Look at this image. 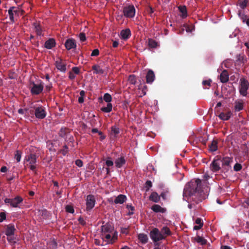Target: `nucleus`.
Here are the masks:
<instances>
[{
    "label": "nucleus",
    "mask_w": 249,
    "mask_h": 249,
    "mask_svg": "<svg viewBox=\"0 0 249 249\" xmlns=\"http://www.w3.org/2000/svg\"><path fill=\"white\" fill-rule=\"evenodd\" d=\"M184 199L197 204L205 199L204 193L201 188V180L196 179L191 180L185 186L183 193Z\"/></svg>",
    "instance_id": "f257e3e1"
},
{
    "label": "nucleus",
    "mask_w": 249,
    "mask_h": 249,
    "mask_svg": "<svg viewBox=\"0 0 249 249\" xmlns=\"http://www.w3.org/2000/svg\"><path fill=\"white\" fill-rule=\"evenodd\" d=\"M37 156L35 153H30L26 155L24 158V162H28L27 165H29L30 170L36 173V168L37 167Z\"/></svg>",
    "instance_id": "f03ea898"
},
{
    "label": "nucleus",
    "mask_w": 249,
    "mask_h": 249,
    "mask_svg": "<svg viewBox=\"0 0 249 249\" xmlns=\"http://www.w3.org/2000/svg\"><path fill=\"white\" fill-rule=\"evenodd\" d=\"M30 108L35 110V116L38 119H43L47 115L45 107L41 105H34L32 104Z\"/></svg>",
    "instance_id": "7ed1b4c3"
},
{
    "label": "nucleus",
    "mask_w": 249,
    "mask_h": 249,
    "mask_svg": "<svg viewBox=\"0 0 249 249\" xmlns=\"http://www.w3.org/2000/svg\"><path fill=\"white\" fill-rule=\"evenodd\" d=\"M16 231V229L14 224H10L5 226V234L7 236V240L9 243H16L14 241L16 239L14 237Z\"/></svg>",
    "instance_id": "20e7f679"
},
{
    "label": "nucleus",
    "mask_w": 249,
    "mask_h": 249,
    "mask_svg": "<svg viewBox=\"0 0 249 249\" xmlns=\"http://www.w3.org/2000/svg\"><path fill=\"white\" fill-rule=\"evenodd\" d=\"M149 235L151 239L154 243L166 238V236L163 235L160 230L156 228H154L150 231Z\"/></svg>",
    "instance_id": "39448f33"
},
{
    "label": "nucleus",
    "mask_w": 249,
    "mask_h": 249,
    "mask_svg": "<svg viewBox=\"0 0 249 249\" xmlns=\"http://www.w3.org/2000/svg\"><path fill=\"white\" fill-rule=\"evenodd\" d=\"M220 161L222 164V172H227L231 169V164L233 162V158L229 157H224L221 158Z\"/></svg>",
    "instance_id": "423d86ee"
},
{
    "label": "nucleus",
    "mask_w": 249,
    "mask_h": 249,
    "mask_svg": "<svg viewBox=\"0 0 249 249\" xmlns=\"http://www.w3.org/2000/svg\"><path fill=\"white\" fill-rule=\"evenodd\" d=\"M220 156H216L210 165V168L213 172H218L222 169L220 167Z\"/></svg>",
    "instance_id": "0eeeda50"
},
{
    "label": "nucleus",
    "mask_w": 249,
    "mask_h": 249,
    "mask_svg": "<svg viewBox=\"0 0 249 249\" xmlns=\"http://www.w3.org/2000/svg\"><path fill=\"white\" fill-rule=\"evenodd\" d=\"M30 88L32 94L38 95L42 91L44 86L41 83L38 84L33 82L30 83Z\"/></svg>",
    "instance_id": "6e6552de"
},
{
    "label": "nucleus",
    "mask_w": 249,
    "mask_h": 249,
    "mask_svg": "<svg viewBox=\"0 0 249 249\" xmlns=\"http://www.w3.org/2000/svg\"><path fill=\"white\" fill-rule=\"evenodd\" d=\"M249 87V83L245 78L240 79V84L239 85V92L243 96H246L247 94V90Z\"/></svg>",
    "instance_id": "1a4fd4ad"
},
{
    "label": "nucleus",
    "mask_w": 249,
    "mask_h": 249,
    "mask_svg": "<svg viewBox=\"0 0 249 249\" xmlns=\"http://www.w3.org/2000/svg\"><path fill=\"white\" fill-rule=\"evenodd\" d=\"M123 13L125 17L132 18L135 15V8L132 5L124 7L123 8Z\"/></svg>",
    "instance_id": "9d476101"
},
{
    "label": "nucleus",
    "mask_w": 249,
    "mask_h": 249,
    "mask_svg": "<svg viewBox=\"0 0 249 249\" xmlns=\"http://www.w3.org/2000/svg\"><path fill=\"white\" fill-rule=\"evenodd\" d=\"M95 199L94 196L92 195L87 196L86 198V210L87 211H90L94 207Z\"/></svg>",
    "instance_id": "9b49d317"
},
{
    "label": "nucleus",
    "mask_w": 249,
    "mask_h": 249,
    "mask_svg": "<svg viewBox=\"0 0 249 249\" xmlns=\"http://www.w3.org/2000/svg\"><path fill=\"white\" fill-rule=\"evenodd\" d=\"M54 65L58 71L63 72L66 71V63L64 62L62 59L58 58V59L55 61Z\"/></svg>",
    "instance_id": "f8f14e48"
},
{
    "label": "nucleus",
    "mask_w": 249,
    "mask_h": 249,
    "mask_svg": "<svg viewBox=\"0 0 249 249\" xmlns=\"http://www.w3.org/2000/svg\"><path fill=\"white\" fill-rule=\"evenodd\" d=\"M64 45L67 50H70L72 49H75L76 47V42L73 38L67 39L64 44Z\"/></svg>",
    "instance_id": "ddd939ff"
},
{
    "label": "nucleus",
    "mask_w": 249,
    "mask_h": 249,
    "mask_svg": "<svg viewBox=\"0 0 249 249\" xmlns=\"http://www.w3.org/2000/svg\"><path fill=\"white\" fill-rule=\"evenodd\" d=\"M102 233H112L114 231V227L110 224L107 223L101 227Z\"/></svg>",
    "instance_id": "4468645a"
},
{
    "label": "nucleus",
    "mask_w": 249,
    "mask_h": 249,
    "mask_svg": "<svg viewBox=\"0 0 249 249\" xmlns=\"http://www.w3.org/2000/svg\"><path fill=\"white\" fill-rule=\"evenodd\" d=\"M56 45V42L54 38H51L46 40L44 43V47L47 49H52Z\"/></svg>",
    "instance_id": "2eb2a0df"
},
{
    "label": "nucleus",
    "mask_w": 249,
    "mask_h": 249,
    "mask_svg": "<svg viewBox=\"0 0 249 249\" xmlns=\"http://www.w3.org/2000/svg\"><path fill=\"white\" fill-rule=\"evenodd\" d=\"M155 74L153 71L151 70H149L146 76V83L148 84L152 83L155 80Z\"/></svg>",
    "instance_id": "dca6fc26"
},
{
    "label": "nucleus",
    "mask_w": 249,
    "mask_h": 249,
    "mask_svg": "<svg viewBox=\"0 0 249 249\" xmlns=\"http://www.w3.org/2000/svg\"><path fill=\"white\" fill-rule=\"evenodd\" d=\"M120 36L121 38L126 40L130 37L131 36V31L129 29L127 28L124 30H123L121 31Z\"/></svg>",
    "instance_id": "f3484780"
},
{
    "label": "nucleus",
    "mask_w": 249,
    "mask_h": 249,
    "mask_svg": "<svg viewBox=\"0 0 249 249\" xmlns=\"http://www.w3.org/2000/svg\"><path fill=\"white\" fill-rule=\"evenodd\" d=\"M219 79L221 82L226 83L229 80V74L227 70H224L221 73L219 76Z\"/></svg>",
    "instance_id": "a211bd4d"
},
{
    "label": "nucleus",
    "mask_w": 249,
    "mask_h": 249,
    "mask_svg": "<svg viewBox=\"0 0 249 249\" xmlns=\"http://www.w3.org/2000/svg\"><path fill=\"white\" fill-rule=\"evenodd\" d=\"M23 198L20 196H17L14 198H12L11 206L13 207H18L19 204L23 201Z\"/></svg>",
    "instance_id": "6ab92c4d"
},
{
    "label": "nucleus",
    "mask_w": 249,
    "mask_h": 249,
    "mask_svg": "<svg viewBox=\"0 0 249 249\" xmlns=\"http://www.w3.org/2000/svg\"><path fill=\"white\" fill-rule=\"evenodd\" d=\"M47 249H57V243L54 239H51L47 242Z\"/></svg>",
    "instance_id": "aec40b11"
},
{
    "label": "nucleus",
    "mask_w": 249,
    "mask_h": 249,
    "mask_svg": "<svg viewBox=\"0 0 249 249\" xmlns=\"http://www.w3.org/2000/svg\"><path fill=\"white\" fill-rule=\"evenodd\" d=\"M126 160L124 157L117 158L115 161L116 167L120 168L125 164Z\"/></svg>",
    "instance_id": "412c9836"
},
{
    "label": "nucleus",
    "mask_w": 249,
    "mask_h": 249,
    "mask_svg": "<svg viewBox=\"0 0 249 249\" xmlns=\"http://www.w3.org/2000/svg\"><path fill=\"white\" fill-rule=\"evenodd\" d=\"M111 233H102L101 236L102 239L107 242V244H113L112 239Z\"/></svg>",
    "instance_id": "4be33fe9"
},
{
    "label": "nucleus",
    "mask_w": 249,
    "mask_h": 249,
    "mask_svg": "<svg viewBox=\"0 0 249 249\" xmlns=\"http://www.w3.org/2000/svg\"><path fill=\"white\" fill-rule=\"evenodd\" d=\"M151 210L155 213H164L166 212V209L162 208L160 205L154 204L151 207Z\"/></svg>",
    "instance_id": "5701e85b"
},
{
    "label": "nucleus",
    "mask_w": 249,
    "mask_h": 249,
    "mask_svg": "<svg viewBox=\"0 0 249 249\" xmlns=\"http://www.w3.org/2000/svg\"><path fill=\"white\" fill-rule=\"evenodd\" d=\"M126 196L124 195L120 194L116 197L114 202L115 204H123L126 200Z\"/></svg>",
    "instance_id": "b1692460"
},
{
    "label": "nucleus",
    "mask_w": 249,
    "mask_h": 249,
    "mask_svg": "<svg viewBox=\"0 0 249 249\" xmlns=\"http://www.w3.org/2000/svg\"><path fill=\"white\" fill-rule=\"evenodd\" d=\"M218 142L216 140H213L211 143L209 145V150L211 152H215L218 148Z\"/></svg>",
    "instance_id": "393cba45"
},
{
    "label": "nucleus",
    "mask_w": 249,
    "mask_h": 249,
    "mask_svg": "<svg viewBox=\"0 0 249 249\" xmlns=\"http://www.w3.org/2000/svg\"><path fill=\"white\" fill-rule=\"evenodd\" d=\"M149 200L155 203H158L160 200V196L157 192H153L149 196Z\"/></svg>",
    "instance_id": "a878e982"
},
{
    "label": "nucleus",
    "mask_w": 249,
    "mask_h": 249,
    "mask_svg": "<svg viewBox=\"0 0 249 249\" xmlns=\"http://www.w3.org/2000/svg\"><path fill=\"white\" fill-rule=\"evenodd\" d=\"M92 69L93 71V73L103 74L105 72V70L98 65H93L92 67Z\"/></svg>",
    "instance_id": "bb28decb"
},
{
    "label": "nucleus",
    "mask_w": 249,
    "mask_h": 249,
    "mask_svg": "<svg viewBox=\"0 0 249 249\" xmlns=\"http://www.w3.org/2000/svg\"><path fill=\"white\" fill-rule=\"evenodd\" d=\"M231 115V111H228L227 113L221 112L218 115V117L222 120L227 121L229 120Z\"/></svg>",
    "instance_id": "cd10ccee"
},
{
    "label": "nucleus",
    "mask_w": 249,
    "mask_h": 249,
    "mask_svg": "<svg viewBox=\"0 0 249 249\" xmlns=\"http://www.w3.org/2000/svg\"><path fill=\"white\" fill-rule=\"evenodd\" d=\"M178 10L179 12L181 13L180 17L182 18H185L187 17V11L186 7L184 5L183 6H179L178 7Z\"/></svg>",
    "instance_id": "c85d7f7f"
},
{
    "label": "nucleus",
    "mask_w": 249,
    "mask_h": 249,
    "mask_svg": "<svg viewBox=\"0 0 249 249\" xmlns=\"http://www.w3.org/2000/svg\"><path fill=\"white\" fill-rule=\"evenodd\" d=\"M161 233L164 236H170L172 234V232L170 230L169 228L167 226H164L161 229V231H160Z\"/></svg>",
    "instance_id": "c756f323"
},
{
    "label": "nucleus",
    "mask_w": 249,
    "mask_h": 249,
    "mask_svg": "<svg viewBox=\"0 0 249 249\" xmlns=\"http://www.w3.org/2000/svg\"><path fill=\"white\" fill-rule=\"evenodd\" d=\"M138 239L142 244H146L148 241L147 235L144 233H140L138 236Z\"/></svg>",
    "instance_id": "7c9ffc66"
},
{
    "label": "nucleus",
    "mask_w": 249,
    "mask_h": 249,
    "mask_svg": "<svg viewBox=\"0 0 249 249\" xmlns=\"http://www.w3.org/2000/svg\"><path fill=\"white\" fill-rule=\"evenodd\" d=\"M243 103L240 101L235 102L234 109L236 111H240L243 109Z\"/></svg>",
    "instance_id": "2f4dec72"
},
{
    "label": "nucleus",
    "mask_w": 249,
    "mask_h": 249,
    "mask_svg": "<svg viewBox=\"0 0 249 249\" xmlns=\"http://www.w3.org/2000/svg\"><path fill=\"white\" fill-rule=\"evenodd\" d=\"M112 104H111L110 103H108L107 104V107H102L101 108V110L104 112L108 113V112H110L112 110Z\"/></svg>",
    "instance_id": "473e14b6"
},
{
    "label": "nucleus",
    "mask_w": 249,
    "mask_h": 249,
    "mask_svg": "<svg viewBox=\"0 0 249 249\" xmlns=\"http://www.w3.org/2000/svg\"><path fill=\"white\" fill-rule=\"evenodd\" d=\"M245 55L243 54H238L236 55V61L238 62L240 64H244L246 61L245 59Z\"/></svg>",
    "instance_id": "72a5a7b5"
},
{
    "label": "nucleus",
    "mask_w": 249,
    "mask_h": 249,
    "mask_svg": "<svg viewBox=\"0 0 249 249\" xmlns=\"http://www.w3.org/2000/svg\"><path fill=\"white\" fill-rule=\"evenodd\" d=\"M16 9V7L13 6V7H10V9L8 10V14L9 15V18H10L11 21L12 23L15 22L14 17V15L13 13V11H12V10L13 9Z\"/></svg>",
    "instance_id": "f704fd0d"
},
{
    "label": "nucleus",
    "mask_w": 249,
    "mask_h": 249,
    "mask_svg": "<svg viewBox=\"0 0 249 249\" xmlns=\"http://www.w3.org/2000/svg\"><path fill=\"white\" fill-rule=\"evenodd\" d=\"M35 32L37 36H41L43 35L42 34V30L41 26L38 24H36L35 25Z\"/></svg>",
    "instance_id": "c9c22d12"
},
{
    "label": "nucleus",
    "mask_w": 249,
    "mask_h": 249,
    "mask_svg": "<svg viewBox=\"0 0 249 249\" xmlns=\"http://www.w3.org/2000/svg\"><path fill=\"white\" fill-rule=\"evenodd\" d=\"M111 134H113L114 137H116L120 133V129L119 128L117 127L116 126H112L111 128Z\"/></svg>",
    "instance_id": "e433bc0d"
},
{
    "label": "nucleus",
    "mask_w": 249,
    "mask_h": 249,
    "mask_svg": "<svg viewBox=\"0 0 249 249\" xmlns=\"http://www.w3.org/2000/svg\"><path fill=\"white\" fill-rule=\"evenodd\" d=\"M196 240L197 243H200L202 245H205L207 243V240L203 238V237L199 236H197L196 238Z\"/></svg>",
    "instance_id": "4c0bfd02"
},
{
    "label": "nucleus",
    "mask_w": 249,
    "mask_h": 249,
    "mask_svg": "<svg viewBox=\"0 0 249 249\" xmlns=\"http://www.w3.org/2000/svg\"><path fill=\"white\" fill-rule=\"evenodd\" d=\"M148 45L152 48H155L157 46V42L154 39H148Z\"/></svg>",
    "instance_id": "58836bf2"
},
{
    "label": "nucleus",
    "mask_w": 249,
    "mask_h": 249,
    "mask_svg": "<svg viewBox=\"0 0 249 249\" xmlns=\"http://www.w3.org/2000/svg\"><path fill=\"white\" fill-rule=\"evenodd\" d=\"M103 99L104 101L106 102L110 103L112 101V97L108 93H106L104 94Z\"/></svg>",
    "instance_id": "ea45409f"
},
{
    "label": "nucleus",
    "mask_w": 249,
    "mask_h": 249,
    "mask_svg": "<svg viewBox=\"0 0 249 249\" xmlns=\"http://www.w3.org/2000/svg\"><path fill=\"white\" fill-rule=\"evenodd\" d=\"M212 81L211 79L207 80H203L202 82V85L203 86L205 87V89H209V87L211 86V84Z\"/></svg>",
    "instance_id": "a19ab883"
},
{
    "label": "nucleus",
    "mask_w": 249,
    "mask_h": 249,
    "mask_svg": "<svg viewBox=\"0 0 249 249\" xmlns=\"http://www.w3.org/2000/svg\"><path fill=\"white\" fill-rule=\"evenodd\" d=\"M248 2V0H243V1H239L238 4L242 9H244L247 7Z\"/></svg>",
    "instance_id": "79ce46f5"
},
{
    "label": "nucleus",
    "mask_w": 249,
    "mask_h": 249,
    "mask_svg": "<svg viewBox=\"0 0 249 249\" xmlns=\"http://www.w3.org/2000/svg\"><path fill=\"white\" fill-rule=\"evenodd\" d=\"M129 82L133 85H135L136 83V77L135 75H130L128 77Z\"/></svg>",
    "instance_id": "37998d69"
},
{
    "label": "nucleus",
    "mask_w": 249,
    "mask_h": 249,
    "mask_svg": "<svg viewBox=\"0 0 249 249\" xmlns=\"http://www.w3.org/2000/svg\"><path fill=\"white\" fill-rule=\"evenodd\" d=\"M22 152L19 150H17L16 151V154L15 155V158L16 159L17 162H19L21 158Z\"/></svg>",
    "instance_id": "c03bdc74"
},
{
    "label": "nucleus",
    "mask_w": 249,
    "mask_h": 249,
    "mask_svg": "<svg viewBox=\"0 0 249 249\" xmlns=\"http://www.w3.org/2000/svg\"><path fill=\"white\" fill-rule=\"evenodd\" d=\"M126 208L129 210L128 214L131 215L134 214V211L135 210L134 207L132 205L127 204L126 205Z\"/></svg>",
    "instance_id": "a18cd8bd"
},
{
    "label": "nucleus",
    "mask_w": 249,
    "mask_h": 249,
    "mask_svg": "<svg viewBox=\"0 0 249 249\" xmlns=\"http://www.w3.org/2000/svg\"><path fill=\"white\" fill-rule=\"evenodd\" d=\"M67 131V129L66 127L61 128L59 133V136L64 138L66 134Z\"/></svg>",
    "instance_id": "49530a36"
},
{
    "label": "nucleus",
    "mask_w": 249,
    "mask_h": 249,
    "mask_svg": "<svg viewBox=\"0 0 249 249\" xmlns=\"http://www.w3.org/2000/svg\"><path fill=\"white\" fill-rule=\"evenodd\" d=\"M152 186V183L150 180H147L145 184V188L146 192H148L150 188Z\"/></svg>",
    "instance_id": "de8ad7c7"
},
{
    "label": "nucleus",
    "mask_w": 249,
    "mask_h": 249,
    "mask_svg": "<svg viewBox=\"0 0 249 249\" xmlns=\"http://www.w3.org/2000/svg\"><path fill=\"white\" fill-rule=\"evenodd\" d=\"M66 211L68 213H73L74 212L73 207L71 205H67L66 206Z\"/></svg>",
    "instance_id": "09e8293b"
},
{
    "label": "nucleus",
    "mask_w": 249,
    "mask_h": 249,
    "mask_svg": "<svg viewBox=\"0 0 249 249\" xmlns=\"http://www.w3.org/2000/svg\"><path fill=\"white\" fill-rule=\"evenodd\" d=\"M242 167L241 164L236 163L233 167V169L235 171H239L242 169Z\"/></svg>",
    "instance_id": "8fccbe9b"
},
{
    "label": "nucleus",
    "mask_w": 249,
    "mask_h": 249,
    "mask_svg": "<svg viewBox=\"0 0 249 249\" xmlns=\"http://www.w3.org/2000/svg\"><path fill=\"white\" fill-rule=\"evenodd\" d=\"M106 164L107 167H110L113 165V162L111 160L110 157H107V160L106 161Z\"/></svg>",
    "instance_id": "3c124183"
},
{
    "label": "nucleus",
    "mask_w": 249,
    "mask_h": 249,
    "mask_svg": "<svg viewBox=\"0 0 249 249\" xmlns=\"http://www.w3.org/2000/svg\"><path fill=\"white\" fill-rule=\"evenodd\" d=\"M6 218V214L5 212L0 213V222H2Z\"/></svg>",
    "instance_id": "603ef678"
},
{
    "label": "nucleus",
    "mask_w": 249,
    "mask_h": 249,
    "mask_svg": "<svg viewBox=\"0 0 249 249\" xmlns=\"http://www.w3.org/2000/svg\"><path fill=\"white\" fill-rule=\"evenodd\" d=\"M25 111L28 115H35V110L33 108H25Z\"/></svg>",
    "instance_id": "864d4df0"
},
{
    "label": "nucleus",
    "mask_w": 249,
    "mask_h": 249,
    "mask_svg": "<svg viewBox=\"0 0 249 249\" xmlns=\"http://www.w3.org/2000/svg\"><path fill=\"white\" fill-rule=\"evenodd\" d=\"M111 236L112 241L114 243L118 239V232L117 231H113V233L112 234Z\"/></svg>",
    "instance_id": "5fc2aeb1"
},
{
    "label": "nucleus",
    "mask_w": 249,
    "mask_h": 249,
    "mask_svg": "<svg viewBox=\"0 0 249 249\" xmlns=\"http://www.w3.org/2000/svg\"><path fill=\"white\" fill-rule=\"evenodd\" d=\"M238 15L239 17H240L243 20V21L244 22L246 18V16L245 15L244 13H243L241 11H239Z\"/></svg>",
    "instance_id": "6e6d98bb"
},
{
    "label": "nucleus",
    "mask_w": 249,
    "mask_h": 249,
    "mask_svg": "<svg viewBox=\"0 0 249 249\" xmlns=\"http://www.w3.org/2000/svg\"><path fill=\"white\" fill-rule=\"evenodd\" d=\"M80 40L82 42H84L86 40L85 34L84 33H80L79 35Z\"/></svg>",
    "instance_id": "4d7b16f0"
},
{
    "label": "nucleus",
    "mask_w": 249,
    "mask_h": 249,
    "mask_svg": "<svg viewBox=\"0 0 249 249\" xmlns=\"http://www.w3.org/2000/svg\"><path fill=\"white\" fill-rule=\"evenodd\" d=\"M62 153L63 155H66L68 152V147L67 145H65L63 146V149L61 150Z\"/></svg>",
    "instance_id": "13d9d810"
},
{
    "label": "nucleus",
    "mask_w": 249,
    "mask_h": 249,
    "mask_svg": "<svg viewBox=\"0 0 249 249\" xmlns=\"http://www.w3.org/2000/svg\"><path fill=\"white\" fill-rule=\"evenodd\" d=\"M99 54V51L98 49H96L92 51L91 56H96Z\"/></svg>",
    "instance_id": "bf43d9fd"
},
{
    "label": "nucleus",
    "mask_w": 249,
    "mask_h": 249,
    "mask_svg": "<svg viewBox=\"0 0 249 249\" xmlns=\"http://www.w3.org/2000/svg\"><path fill=\"white\" fill-rule=\"evenodd\" d=\"M195 223L196 224L200 226V225H202V226H203V222L201 219V218H197L195 221Z\"/></svg>",
    "instance_id": "052dcab7"
},
{
    "label": "nucleus",
    "mask_w": 249,
    "mask_h": 249,
    "mask_svg": "<svg viewBox=\"0 0 249 249\" xmlns=\"http://www.w3.org/2000/svg\"><path fill=\"white\" fill-rule=\"evenodd\" d=\"M75 164L78 166L79 167H81L83 166V161L81 160H77L75 161Z\"/></svg>",
    "instance_id": "680f3d73"
},
{
    "label": "nucleus",
    "mask_w": 249,
    "mask_h": 249,
    "mask_svg": "<svg viewBox=\"0 0 249 249\" xmlns=\"http://www.w3.org/2000/svg\"><path fill=\"white\" fill-rule=\"evenodd\" d=\"M72 71L74 73L76 74H78L80 72V69L78 67H73L72 68Z\"/></svg>",
    "instance_id": "e2e57ef3"
},
{
    "label": "nucleus",
    "mask_w": 249,
    "mask_h": 249,
    "mask_svg": "<svg viewBox=\"0 0 249 249\" xmlns=\"http://www.w3.org/2000/svg\"><path fill=\"white\" fill-rule=\"evenodd\" d=\"M91 132L93 133H98L99 134V135H103V133L101 132V131H99L98 129L97 128H93L92 130H91Z\"/></svg>",
    "instance_id": "0e129e2a"
},
{
    "label": "nucleus",
    "mask_w": 249,
    "mask_h": 249,
    "mask_svg": "<svg viewBox=\"0 0 249 249\" xmlns=\"http://www.w3.org/2000/svg\"><path fill=\"white\" fill-rule=\"evenodd\" d=\"M168 192V191L162 192L160 195V197H161L164 200L166 199V193Z\"/></svg>",
    "instance_id": "69168bd1"
},
{
    "label": "nucleus",
    "mask_w": 249,
    "mask_h": 249,
    "mask_svg": "<svg viewBox=\"0 0 249 249\" xmlns=\"http://www.w3.org/2000/svg\"><path fill=\"white\" fill-rule=\"evenodd\" d=\"M69 78L73 80L75 78V75L72 72L70 71L69 72Z\"/></svg>",
    "instance_id": "338daca9"
},
{
    "label": "nucleus",
    "mask_w": 249,
    "mask_h": 249,
    "mask_svg": "<svg viewBox=\"0 0 249 249\" xmlns=\"http://www.w3.org/2000/svg\"><path fill=\"white\" fill-rule=\"evenodd\" d=\"M243 205L244 207H247L249 206V198H247L245 200L243 203Z\"/></svg>",
    "instance_id": "774afa93"
}]
</instances>
